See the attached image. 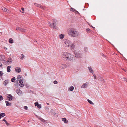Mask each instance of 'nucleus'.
Returning a JSON list of instances; mask_svg holds the SVG:
<instances>
[{
  "instance_id": "nucleus-1",
  "label": "nucleus",
  "mask_w": 127,
  "mask_h": 127,
  "mask_svg": "<svg viewBox=\"0 0 127 127\" xmlns=\"http://www.w3.org/2000/svg\"><path fill=\"white\" fill-rule=\"evenodd\" d=\"M67 31L68 34L71 37H76L79 34L78 32L73 29H69Z\"/></svg>"
},
{
  "instance_id": "nucleus-2",
  "label": "nucleus",
  "mask_w": 127,
  "mask_h": 127,
  "mask_svg": "<svg viewBox=\"0 0 127 127\" xmlns=\"http://www.w3.org/2000/svg\"><path fill=\"white\" fill-rule=\"evenodd\" d=\"M52 25L51 24V23L49 22V26L51 28H53L54 29H56V26L57 25L56 23L57 22V20L53 19L52 20Z\"/></svg>"
},
{
  "instance_id": "nucleus-3",
  "label": "nucleus",
  "mask_w": 127,
  "mask_h": 127,
  "mask_svg": "<svg viewBox=\"0 0 127 127\" xmlns=\"http://www.w3.org/2000/svg\"><path fill=\"white\" fill-rule=\"evenodd\" d=\"M65 43L66 46L70 47L71 49H73L75 45L74 44L68 40H66L65 42Z\"/></svg>"
},
{
  "instance_id": "nucleus-4",
  "label": "nucleus",
  "mask_w": 127,
  "mask_h": 127,
  "mask_svg": "<svg viewBox=\"0 0 127 127\" xmlns=\"http://www.w3.org/2000/svg\"><path fill=\"white\" fill-rule=\"evenodd\" d=\"M70 56L69 53H68L67 52H64L62 54V57L64 58L65 59L67 60V59L69 58V57Z\"/></svg>"
},
{
  "instance_id": "nucleus-5",
  "label": "nucleus",
  "mask_w": 127,
  "mask_h": 127,
  "mask_svg": "<svg viewBox=\"0 0 127 127\" xmlns=\"http://www.w3.org/2000/svg\"><path fill=\"white\" fill-rule=\"evenodd\" d=\"M75 57L77 58H81L82 56L81 53L80 51L75 53Z\"/></svg>"
},
{
  "instance_id": "nucleus-6",
  "label": "nucleus",
  "mask_w": 127,
  "mask_h": 127,
  "mask_svg": "<svg viewBox=\"0 0 127 127\" xmlns=\"http://www.w3.org/2000/svg\"><path fill=\"white\" fill-rule=\"evenodd\" d=\"M70 56L69 57V58L67 59V60H68L71 61H73L74 56L71 54H70Z\"/></svg>"
},
{
  "instance_id": "nucleus-7",
  "label": "nucleus",
  "mask_w": 127,
  "mask_h": 127,
  "mask_svg": "<svg viewBox=\"0 0 127 127\" xmlns=\"http://www.w3.org/2000/svg\"><path fill=\"white\" fill-rule=\"evenodd\" d=\"M16 30L18 31L24 32L25 31V29L21 27H17Z\"/></svg>"
},
{
  "instance_id": "nucleus-8",
  "label": "nucleus",
  "mask_w": 127,
  "mask_h": 127,
  "mask_svg": "<svg viewBox=\"0 0 127 127\" xmlns=\"http://www.w3.org/2000/svg\"><path fill=\"white\" fill-rule=\"evenodd\" d=\"M67 65L65 64H62L60 66V67L62 69H64L66 68Z\"/></svg>"
},
{
  "instance_id": "nucleus-9",
  "label": "nucleus",
  "mask_w": 127,
  "mask_h": 127,
  "mask_svg": "<svg viewBox=\"0 0 127 127\" xmlns=\"http://www.w3.org/2000/svg\"><path fill=\"white\" fill-rule=\"evenodd\" d=\"M15 70L17 72L19 73L21 71V69L19 67H16Z\"/></svg>"
},
{
  "instance_id": "nucleus-10",
  "label": "nucleus",
  "mask_w": 127,
  "mask_h": 127,
  "mask_svg": "<svg viewBox=\"0 0 127 127\" xmlns=\"http://www.w3.org/2000/svg\"><path fill=\"white\" fill-rule=\"evenodd\" d=\"M88 84V82H86L85 84H83L82 86H81V88H87Z\"/></svg>"
},
{
  "instance_id": "nucleus-11",
  "label": "nucleus",
  "mask_w": 127,
  "mask_h": 127,
  "mask_svg": "<svg viewBox=\"0 0 127 127\" xmlns=\"http://www.w3.org/2000/svg\"><path fill=\"white\" fill-rule=\"evenodd\" d=\"M2 10L8 13L10 12V11L9 10L7 9L6 8L4 7H1Z\"/></svg>"
},
{
  "instance_id": "nucleus-12",
  "label": "nucleus",
  "mask_w": 127,
  "mask_h": 127,
  "mask_svg": "<svg viewBox=\"0 0 127 127\" xmlns=\"http://www.w3.org/2000/svg\"><path fill=\"white\" fill-rule=\"evenodd\" d=\"M70 10L71 11H72L76 13L77 14L79 13L77 11H76L75 9L73 8H70Z\"/></svg>"
},
{
  "instance_id": "nucleus-13",
  "label": "nucleus",
  "mask_w": 127,
  "mask_h": 127,
  "mask_svg": "<svg viewBox=\"0 0 127 127\" xmlns=\"http://www.w3.org/2000/svg\"><path fill=\"white\" fill-rule=\"evenodd\" d=\"M34 4L40 8L43 9H44V8L40 4H39L36 3H35Z\"/></svg>"
},
{
  "instance_id": "nucleus-14",
  "label": "nucleus",
  "mask_w": 127,
  "mask_h": 127,
  "mask_svg": "<svg viewBox=\"0 0 127 127\" xmlns=\"http://www.w3.org/2000/svg\"><path fill=\"white\" fill-rule=\"evenodd\" d=\"M8 98V100L9 101L11 100L13 98L12 96L10 94L8 95L7 97Z\"/></svg>"
},
{
  "instance_id": "nucleus-15",
  "label": "nucleus",
  "mask_w": 127,
  "mask_h": 127,
  "mask_svg": "<svg viewBox=\"0 0 127 127\" xmlns=\"http://www.w3.org/2000/svg\"><path fill=\"white\" fill-rule=\"evenodd\" d=\"M4 62H3V63L6 65H7L9 64V61H5L4 60Z\"/></svg>"
},
{
  "instance_id": "nucleus-16",
  "label": "nucleus",
  "mask_w": 127,
  "mask_h": 127,
  "mask_svg": "<svg viewBox=\"0 0 127 127\" xmlns=\"http://www.w3.org/2000/svg\"><path fill=\"white\" fill-rule=\"evenodd\" d=\"M88 68L89 69L90 72L91 73H92L93 74L94 71L92 69V67H91L88 66Z\"/></svg>"
},
{
  "instance_id": "nucleus-17",
  "label": "nucleus",
  "mask_w": 127,
  "mask_h": 127,
  "mask_svg": "<svg viewBox=\"0 0 127 127\" xmlns=\"http://www.w3.org/2000/svg\"><path fill=\"white\" fill-rule=\"evenodd\" d=\"M62 120L63 121H64V122L65 123H67L68 122V121L66 120V119L65 118H62Z\"/></svg>"
},
{
  "instance_id": "nucleus-18",
  "label": "nucleus",
  "mask_w": 127,
  "mask_h": 127,
  "mask_svg": "<svg viewBox=\"0 0 127 127\" xmlns=\"http://www.w3.org/2000/svg\"><path fill=\"white\" fill-rule=\"evenodd\" d=\"M19 83H20V84H21L22 85H22L20 86V87H23L24 85L23 84V82L22 79H20L19 80Z\"/></svg>"
},
{
  "instance_id": "nucleus-19",
  "label": "nucleus",
  "mask_w": 127,
  "mask_h": 127,
  "mask_svg": "<svg viewBox=\"0 0 127 127\" xmlns=\"http://www.w3.org/2000/svg\"><path fill=\"white\" fill-rule=\"evenodd\" d=\"M5 103L6 105L7 106L11 105V104L9 102L7 101H5Z\"/></svg>"
},
{
  "instance_id": "nucleus-20",
  "label": "nucleus",
  "mask_w": 127,
  "mask_h": 127,
  "mask_svg": "<svg viewBox=\"0 0 127 127\" xmlns=\"http://www.w3.org/2000/svg\"><path fill=\"white\" fill-rule=\"evenodd\" d=\"M64 35L63 34H60L59 35L60 38L61 39H63L64 37Z\"/></svg>"
},
{
  "instance_id": "nucleus-21",
  "label": "nucleus",
  "mask_w": 127,
  "mask_h": 127,
  "mask_svg": "<svg viewBox=\"0 0 127 127\" xmlns=\"http://www.w3.org/2000/svg\"><path fill=\"white\" fill-rule=\"evenodd\" d=\"M9 42L10 43H13V40L12 38H10L9 39Z\"/></svg>"
},
{
  "instance_id": "nucleus-22",
  "label": "nucleus",
  "mask_w": 127,
  "mask_h": 127,
  "mask_svg": "<svg viewBox=\"0 0 127 127\" xmlns=\"http://www.w3.org/2000/svg\"><path fill=\"white\" fill-rule=\"evenodd\" d=\"M8 80H5L3 82V84L4 85L6 86L8 83Z\"/></svg>"
},
{
  "instance_id": "nucleus-23",
  "label": "nucleus",
  "mask_w": 127,
  "mask_h": 127,
  "mask_svg": "<svg viewBox=\"0 0 127 127\" xmlns=\"http://www.w3.org/2000/svg\"><path fill=\"white\" fill-rule=\"evenodd\" d=\"M11 67L10 66H7V71L8 72H9L10 71V68Z\"/></svg>"
},
{
  "instance_id": "nucleus-24",
  "label": "nucleus",
  "mask_w": 127,
  "mask_h": 127,
  "mask_svg": "<svg viewBox=\"0 0 127 127\" xmlns=\"http://www.w3.org/2000/svg\"><path fill=\"white\" fill-rule=\"evenodd\" d=\"M5 115V114L3 113H2L0 114V118L1 117H3Z\"/></svg>"
},
{
  "instance_id": "nucleus-25",
  "label": "nucleus",
  "mask_w": 127,
  "mask_h": 127,
  "mask_svg": "<svg viewBox=\"0 0 127 127\" xmlns=\"http://www.w3.org/2000/svg\"><path fill=\"white\" fill-rule=\"evenodd\" d=\"M74 88L73 86H71L68 89V90L70 91H72L73 90Z\"/></svg>"
},
{
  "instance_id": "nucleus-26",
  "label": "nucleus",
  "mask_w": 127,
  "mask_h": 127,
  "mask_svg": "<svg viewBox=\"0 0 127 127\" xmlns=\"http://www.w3.org/2000/svg\"><path fill=\"white\" fill-rule=\"evenodd\" d=\"M16 91V93L17 94L21 93V92L20 90L19 89H18Z\"/></svg>"
},
{
  "instance_id": "nucleus-27",
  "label": "nucleus",
  "mask_w": 127,
  "mask_h": 127,
  "mask_svg": "<svg viewBox=\"0 0 127 127\" xmlns=\"http://www.w3.org/2000/svg\"><path fill=\"white\" fill-rule=\"evenodd\" d=\"M16 79H15V77H13L11 79V81L13 82H15V80Z\"/></svg>"
},
{
  "instance_id": "nucleus-28",
  "label": "nucleus",
  "mask_w": 127,
  "mask_h": 127,
  "mask_svg": "<svg viewBox=\"0 0 127 127\" xmlns=\"http://www.w3.org/2000/svg\"><path fill=\"white\" fill-rule=\"evenodd\" d=\"M88 102L90 104H94V103L90 100L88 99L87 100Z\"/></svg>"
},
{
  "instance_id": "nucleus-29",
  "label": "nucleus",
  "mask_w": 127,
  "mask_h": 127,
  "mask_svg": "<svg viewBox=\"0 0 127 127\" xmlns=\"http://www.w3.org/2000/svg\"><path fill=\"white\" fill-rule=\"evenodd\" d=\"M0 57H1V58L0 59V61H3L4 60L3 59H4V56L2 55H0Z\"/></svg>"
},
{
  "instance_id": "nucleus-30",
  "label": "nucleus",
  "mask_w": 127,
  "mask_h": 127,
  "mask_svg": "<svg viewBox=\"0 0 127 127\" xmlns=\"http://www.w3.org/2000/svg\"><path fill=\"white\" fill-rule=\"evenodd\" d=\"M8 61H9V63H11L12 62V58H9L8 59Z\"/></svg>"
},
{
  "instance_id": "nucleus-31",
  "label": "nucleus",
  "mask_w": 127,
  "mask_h": 127,
  "mask_svg": "<svg viewBox=\"0 0 127 127\" xmlns=\"http://www.w3.org/2000/svg\"><path fill=\"white\" fill-rule=\"evenodd\" d=\"M37 107L39 108L40 109L41 108V104H38L37 106Z\"/></svg>"
},
{
  "instance_id": "nucleus-32",
  "label": "nucleus",
  "mask_w": 127,
  "mask_h": 127,
  "mask_svg": "<svg viewBox=\"0 0 127 127\" xmlns=\"http://www.w3.org/2000/svg\"><path fill=\"white\" fill-rule=\"evenodd\" d=\"M38 103L37 102H36L34 103V105L35 106H37L38 104Z\"/></svg>"
},
{
  "instance_id": "nucleus-33",
  "label": "nucleus",
  "mask_w": 127,
  "mask_h": 127,
  "mask_svg": "<svg viewBox=\"0 0 127 127\" xmlns=\"http://www.w3.org/2000/svg\"><path fill=\"white\" fill-rule=\"evenodd\" d=\"M3 97L2 96L0 95V101L3 100Z\"/></svg>"
},
{
  "instance_id": "nucleus-34",
  "label": "nucleus",
  "mask_w": 127,
  "mask_h": 127,
  "mask_svg": "<svg viewBox=\"0 0 127 127\" xmlns=\"http://www.w3.org/2000/svg\"><path fill=\"white\" fill-rule=\"evenodd\" d=\"M88 48L87 47H85L84 48V50L85 51L87 52L88 51Z\"/></svg>"
},
{
  "instance_id": "nucleus-35",
  "label": "nucleus",
  "mask_w": 127,
  "mask_h": 127,
  "mask_svg": "<svg viewBox=\"0 0 127 127\" xmlns=\"http://www.w3.org/2000/svg\"><path fill=\"white\" fill-rule=\"evenodd\" d=\"M86 30L87 32L88 33V32H90V29H86Z\"/></svg>"
},
{
  "instance_id": "nucleus-36",
  "label": "nucleus",
  "mask_w": 127,
  "mask_h": 127,
  "mask_svg": "<svg viewBox=\"0 0 127 127\" xmlns=\"http://www.w3.org/2000/svg\"><path fill=\"white\" fill-rule=\"evenodd\" d=\"M51 114L53 115H55L56 114V113H55V112L54 111H53L52 112H51Z\"/></svg>"
},
{
  "instance_id": "nucleus-37",
  "label": "nucleus",
  "mask_w": 127,
  "mask_h": 127,
  "mask_svg": "<svg viewBox=\"0 0 127 127\" xmlns=\"http://www.w3.org/2000/svg\"><path fill=\"white\" fill-rule=\"evenodd\" d=\"M53 83L55 84H57L58 83V82L57 81L55 80L53 82Z\"/></svg>"
},
{
  "instance_id": "nucleus-38",
  "label": "nucleus",
  "mask_w": 127,
  "mask_h": 127,
  "mask_svg": "<svg viewBox=\"0 0 127 127\" xmlns=\"http://www.w3.org/2000/svg\"><path fill=\"white\" fill-rule=\"evenodd\" d=\"M2 75H3V73H2V71H0V76H2Z\"/></svg>"
},
{
  "instance_id": "nucleus-39",
  "label": "nucleus",
  "mask_w": 127,
  "mask_h": 127,
  "mask_svg": "<svg viewBox=\"0 0 127 127\" xmlns=\"http://www.w3.org/2000/svg\"><path fill=\"white\" fill-rule=\"evenodd\" d=\"M21 78V76L20 75H18L17 77V79H20Z\"/></svg>"
},
{
  "instance_id": "nucleus-40",
  "label": "nucleus",
  "mask_w": 127,
  "mask_h": 127,
  "mask_svg": "<svg viewBox=\"0 0 127 127\" xmlns=\"http://www.w3.org/2000/svg\"><path fill=\"white\" fill-rule=\"evenodd\" d=\"M93 76L94 77V78L95 79H96V77L95 75V74H93Z\"/></svg>"
},
{
  "instance_id": "nucleus-41",
  "label": "nucleus",
  "mask_w": 127,
  "mask_h": 127,
  "mask_svg": "<svg viewBox=\"0 0 127 127\" xmlns=\"http://www.w3.org/2000/svg\"><path fill=\"white\" fill-rule=\"evenodd\" d=\"M24 108L26 110H27L28 109V107L26 106H25L24 107Z\"/></svg>"
},
{
  "instance_id": "nucleus-42",
  "label": "nucleus",
  "mask_w": 127,
  "mask_h": 127,
  "mask_svg": "<svg viewBox=\"0 0 127 127\" xmlns=\"http://www.w3.org/2000/svg\"><path fill=\"white\" fill-rule=\"evenodd\" d=\"M6 125H7V126H9L10 125V124H9V123H7L6 124Z\"/></svg>"
},
{
  "instance_id": "nucleus-43",
  "label": "nucleus",
  "mask_w": 127,
  "mask_h": 127,
  "mask_svg": "<svg viewBox=\"0 0 127 127\" xmlns=\"http://www.w3.org/2000/svg\"><path fill=\"white\" fill-rule=\"evenodd\" d=\"M22 57H21V59H22L24 57V55L23 54H22Z\"/></svg>"
},
{
  "instance_id": "nucleus-44",
  "label": "nucleus",
  "mask_w": 127,
  "mask_h": 127,
  "mask_svg": "<svg viewBox=\"0 0 127 127\" xmlns=\"http://www.w3.org/2000/svg\"><path fill=\"white\" fill-rule=\"evenodd\" d=\"M41 120L43 122H44L45 121V120H44L43 119H42Z\"/></svg>"
},
{
  "instance_id": "nucleus-45",
  "label": "nucleus",
  "mask_w": 127,
  "mask_h": 127,
  "mask_svg": "<svg viewBox=\"0 0 127 127\" xmlns=\"http://www.w3.org/2000/svg\"><path fill=\"white\" fill-rule=\"evenodd\" d=\"M21 10L23 11H24V8L22 7L21 8Z\"/></svg>"
},
{
  "instance_id": "nucleus-46",
  "label": "nucleus",
  "mask_w": 127,
  "mask_h": 127,
  "mask_svg": "<svg viewBox=\"0 0 127 127\" xmlns=\"http://www.w3.org/2000/svg\"><path fill=\"white\" fill-rule=\"evenodd\" d=\"M2 121H4L5 122L6 121L5 119H3L2 120Z\"/></svg>"
},
{
  "instance_id": "nucleus-47",
  "label": "nucleus",
  "mask_w": 127,
  "mask_h": 127,
  "mask_svg": "<svg viewBox=\"0 0 127 127\" xmlns=\"http://www.w3.org/2000/svg\"><path fill=\"white\" fill-rule=\"evenodd\" d=\"M2 66V64L1 63H0V67H1Z\"/></svg>"
},
{
  "instance_id": "nucleus-48",
  "label": "nucleus",
  "mask_w": 127,
  "mask_h": 127,
  "mask_svg": "<svg viewBox=\"0 0 127 127\" xmlns=\"http://www.w3.org/2000/svg\"><path fill=\"white\" fill-rule=\"evenodd\" d=\"M53 109H51L50 110V112H53Z\"/></svg>"
},
{
  "instance_id": "nucleus-49",
  "label": "nucleus",
  "mask_w": 127,
  "mask_h": 127,
  "mask_svg": "<svg viewBox=\"0 0 127 127\" xmlns=\"http://www.w3.org/2000/svg\"><path fill=\"white\" fill-rule=\"evenodd\" d=\"M101 55L102 56H104V55L102 53H101Z\"/></svg>"
},
{
  "instance_id": "nucleus-50",
  "label": "nucleus",
  "mask_w": 127,
  "mask_h": 127,
  "mask_svg": "<svg viewBox=\"0 0 127 127\" xmlns=\"http://www.w3.org/2000/svg\"><path fill=\"white\" fill-rule=\"evenodd\" d=\"M18 80L17 81V80H16V83L17 84L18 83Z\"/></svg>"
},
{
  "instance_id": "nucleus-51",
  "label": "nucleus",
  "mask_w": 127,
  "mask_h": 127,
  "mask_svg": "<svg viewBox=\"0 0 127 127\" xmlns=\"http://www.w3.org/2000/svg\"><path fill=\"white\" fill-rule=\"evenodd\" d=\"M34 42H35L36 43L37 42V41L36 40H34Z\"/></svg>"
},
{
  "instance_id": "nucleus-52",
  "label": "nucleus",
  "mask_w": 127,
  "mask_h": 127,
  "mask_svg": "<svg viewBox=\"0 0 127 127\" xmlns=\"http://www.w3.org/2000/svg\"><path fill=\"white\" fill-rule=\"evenodd\" d=\"M5 122V123L6 124L8 123L6 121Z\"/></svg>"
},
{
  "instance_id": "nucleus-53",
  "label": "nucleus",
  "mask_w": 127,
  "mask_h": 127,
  "mask_svg": "<svg viewBox=\"0 0 127 127\" xmlns=\"http://www.w3.org/2000/svg\"><path fill=\"white\" fill-rule=\"evenodd\" d=\"M4 48L5 49L7 50V48H6L5 47H4Z\"/></svg>"
},
{
  "instance_id": "nucleus-54",
  "label": "nucleus",
  "mask_w": 127,
  "mask_h": 127,
  "mask_svg": "<svg viewBox=\"0 0 127 127\" xmlns=\"http://www.w3.org/2000/svg\"><path fill=\"white\" fill-rule=\"evenodd\" d=\"M46 104L48 105H49V104L48 103H46Z\"/></svg>"
},
{
  "instance_id": "nucleus-55",
  "label": "nucleus",
  "mask_w": 127,
  "mask_h": 127,
  "mask_svg": "<svg viewBox=\"0 0 127 127\" xmlns=\"http://www.w3.org/2000/svg\"><path fill=\"white\" fill-rule=\"evenodd\" d=\"M124 70L126 72H127V70L125 69H124Z\"/></svg>"
},
{
  "instance_id": "nucleus-56",
  "label": "nucleus",
  "mask_w": 127,
  "mask_h": 127,
  "mask_svg": "<svg viewBox=\"0 0 127 127\" xmlns=\"http://www.w3.org/2000/svg\"><path fill=\"white\" fill-rule=\"evenodd\" d=\"M22 12V13H24V11H23V12Z\"/></svg>"
},
{
  "instance_id": "nucleus-57",
  "label": "nucleus",
  "mask_w": 127,
  "mask_h": 127,
  "mask_svg": "<svg viewBox=\"0 0 127 127\" xmlns=\"http://www.w3.org/2000/svg\"><path fill=\"white\" fill-rule=\"evenodd\" d=\"M92 27L93 28V29H94L95 28V27H93V26H92Z\"/></svg>"
},
{
  "instance_id": "nucleus-58",
  "label": "nucleus",
  "mask_w": 127,
  "mask_h": 127,
  "mask_svg": "<svg viewBox=\"0 0 127 127\" xmlns=\"http://www.w3.org/2000/svg\"><path fill=\"white\" fill-rule=\"evenodd\" d=\"M122 69H123V70H124V69L123 68Z\"/></svg>"
},
{
  "instance_id": "nucleus-59",
  "label": "nucleus",
  "mask_w": 127,
  "mask_h": 127,
  "mask_svg": "<svg viewBox=\"0 0 127 127\" xmlns=\"http://www.w3.org/2000/svg\"><path fill=\"white\" fill-rule=\"evenodd\" d=\"M19 86H20V84H19Z\"/></svg>"
},
{
  "instance_id": "nucleus-60",
  "label": "nucleus",
  "mask_w": 127,
  "mask_h": 127,
  "mask_svg": "<svg viewBox=\"0 0 127 127\" xmlns=\"http://www.w3.org/2000/svg\"><path fill=\"white\" fill-rule=\"evenodd\" d=\"M124 79H126L125 78H124Z\"/></svg>"
}]
</instances>
